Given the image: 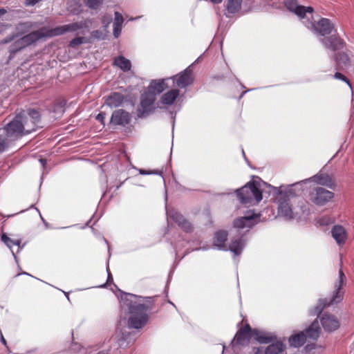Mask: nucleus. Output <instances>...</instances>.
Here are the masks:
<instances>
[{"instance_id": "obj_1", "label": "nucleus", "mask_w": 354, "mask_h": 354, "mask_svg": "<svg viewBox=\"0 0 354 354\" xmlns=\"http://www.w3.org/2000/svg\"><path fill=\"white\" fill-rule=\"evenodd\" d=\"M41 114L38 110L28 109L21 110L4 127L11 139L17 140L41 128Z\"/></svg>"}, {"instance_id": "obj_2", "label": "nucleus", "mask_w": 354, "mask_h": 354, "mask_svg": "<svg viewBox=\"0 0 354 354\" xmlns=\"http://www.w3.org/2000/svg\"><path fill=\"white\" fill-rule=\"evenodd\" d=\"M133 295H127L122 297L120 306L123 310H127L129 317L128 319V326L129 328L140 329L143 328L148 322V311L151 308L145 304H140L132 301Z\"/></svg>"}, {"instance_id": "obj_3", "label": "nucleus", "mask_w": 354, "mask_h": 354, "mask_svg": "<svg viewBox=\"0 0 354 354\" xmlns=\"http://www.w3.org/2000/svg\"><path fill=\"white\" fill-rule=\"evenodd\" d=\"M254 338L261 344L269 345L264 346H254L252 354H281L286 351V346L283 341L277 339L274 334L254 329Z\"/></svg>"}, {"instance_id": "obj_4", "label": "nucleus", "mask_w": 354, "mask_h": 354, "mask_svg": "<svg viewBox=\"0 0 354 354\" xmlns=\"http://www.w3.org/2000/svg\"><path fill=\"white\" fill-rule=\"evenodd\" d=\"M338 280L335 284V290L330 299H323L319 301V306L317 307V311L321 313L326 306L340 303L344 295L343 290L344 286L346 284V278L342 268L339 270Z\"/></svg>"}, {"instance_id": "obj_5", "label": "nucleus", "mask_w": 354, "mask_h": 354, "mask_svg": "<svg viewBox=\"0 0 354 354\" xmlns=\"http://www.w3.org/2000/svg\"><path fill=\"white\" fill-rule=\"evenodd\" d=\"M237 197L243 204L259 203L262 200V192L259 189V184L254 181L247 183L237 190Z\"/></svg>"}, {"instance_id": "obj_6", "label": "nucleus", "mask_w": 354, "mask_h": 354, "mask_svg": "<svg viewBox=\"0 0 354 354\" xmlns=\"http://www.w3.org/2000/svg\"><path fill=\"white\" fill-rule=\"evenodd\" d=\"M335 194L325 188L316 187L309 191V200L316 205L323 206L334 198Z\"/></svg>"}, {"instance_id": "obj_7", "label": "nucleus", "mask_w": 354, "mask_h": 354, "mask_svg": "<svg viewBox=\"0 0 354 354\" xmlns=\"http://www.w3.org/2000/svg\"><path fill=\"white\" fill-rule=\"evenodd\" d=\"M50 37H52L50 28L43 26L38 30L32 31L29 34L22 37L20 39L17 41L16 43L20 48H22L30 45L42 38Z\"/></svg>"}, {"instance_id": "obj_8", "label": "nucleus", "mask_w": 354, "mask_h": 354, "mask_svg": "<svg viewBox=\"0 0 354 354\" xmlns=\"http://www.w3.org/2000/svg\"><path fill=\"white\" fill-rule=\"evenodd\" d=\"M50 37H52L50 28L43 26L38 30L32 31L29 34L22 37L20 39L17 41L16 43L20 48H22L30 45L42 38Z\"/></svg>"}, {"instance_id": "obj_9", "label": "nucleus", "mask_w": 354, "mask_h": 354, "mask_svg": "<svg viewBox=\"0 0 354 354\" xmlns=\"http://www.w3.org/2000/svg\"><path fill=\"white\" fill-rule=\"evenodd\" d=\"M50 37H52L50 28L43 26L38 30L32 31L29 34L22 37L20 39L17 41L16 43L20 48H22L30 45L42 38Z\"/></svg>"}, {"instance_id": "obj_10", "label": "nucleus", "mask_w": 354, "mask_h": 354, "mask_svg": "<svg viewBox=\"0 0 354 354\" xmlns=\"http://www.w3.org/2000/svg\"><path fill=\"white\" fill-rule=\"evenodd\" d=\"M156 97L151 93L145 92L142 94L140 98V106L138 109V116L139 118H145L155 110L154 103Z\"/></svg>"}, {"instance_id": "obj_11", "label": "nucleus", "mask_w": 354, "mask_h": 354, "mask_svg": "<svg viewBox=\"0 0 354 354\" xmlns=\"http://www.w3.org/2000/svg\"><path fill=\"white\" fill-rule=\"evenodd\" d=\"M310 29L314 33L322 37L329 35L333 31L337 32L335 24L327 18H321L319 21L311 23Z\"/></svg>"}, {"instance_id": "obj_12", "label": "nucleus", "mask_w": 354, "mask_h": 354, "mask_svg": "<svg viewBox=\"0 0 354 354\" xmlns=\"http://www.w3.org/2000/svg\"><path fill=\"white\" fill-rule=\"evenodd\" d=\"M321 41L326 48L333 51L340 50L346 46V42L337 32L330 36L322 38Z\"/></svg>"}, {"instance_id": "obj_13", "label": "nucleus", "mask_w": 354, "mask_h": 354, "mask_svg": "<svg viewBox=\"0 0 354 354\" xmlns=\"http://www.w3.org/2000/svg\"><path fill=\"white\" fill-rule=\"evenodd\" d=\"M278 214L286 218H292L293 212L290 203V198L286 193L279 194L278 198Z\"/></svg>"}, {"instance_id": "obj_14", "label": "nucleus", "mask_w": 354, "mask_h": 354, "mask_svg": "<svg viewBox=\"0 0 354 354\" xmlns=\"http://www.w3.org/2000/svg\"><path fill=\"white\" fill-rule=\"evenodd\" d=\"M252 337H254V329L249 324H245L236 332L234 341L236 344L244 346L249 344Z\"/></svg>"}, {"instance_id": "obj_15", "label": "nucleus", "mask_w": 354, "mask_h": 354, "mask_svg": "<svg viewBox=\"0 0 354 354\" xmlns=\"http://www.w3.org/2000/svg\"><path fill=\"white\" fill-rule=\"evenodd\" d=\"M131 120V115L129 112L124 109H118L113 112L110 122L114 126L125 127Z\"/></svg>"}, {"instance_id": "obj_16", "label": "nucleus", "mask_w": 354, "mask_h": 354, "mask_svg": "<svg viewBox=\"0 0 354 354\" xmlns=\"http://www.w3.org/2000/svg\"><path fill=\"white\" fill-rule=\"evenodd\" d=\"M285 6L288 10L294 12L300 18H304L306 12L313 13L314 11L311 6L306 7L298 5L297 0H286Z\"/></svg>"}, {"instance_id": "obj_17", "label": "nucleus", "mask_w": 354, "mask_h": 354, "mask_svg": "<svg viewBox=\"0 0 354 354\" xmlns=\"http://www.w3.org/2000/svg\"><path fill=\"white\" fill-rule=\"evenodd\" d=\"M86 26L85 21L75 22L54 28H50V33L53 37L61 35L66 32H75Z\"/></svg>"}, {"instance_id": "obj_18", "label": "nucleus", "mask_w": 354, "mask_h": 354, "mask_svg": "<svg viewBox=\"0 0 354 354\" xmlns=\"http://www.w3.org/2000/svg\"><path fill=\"white\" fill-rule=\"evenodd\" d=\"M174 83L178 87L185 88L190 85L194 80L193 73L192 70L187 68L180 73L172 77Z\"/></svg>"}, {"instance_id": "obj_19", "label": "nucleus", "mask_w": 354, "mask_h": 354, "mask_svg": "<svg viewBox=\"0 0 354 354\" xmlns=\"http://www.w3.org/2000/svg\"><path fill=\"white\" fill-rule=\"evenodd\" d=\"M169 216L184 232L189 233L193 231L191 223L179 212L173 211L169 213Z\"/></svg>"}, {"instance_id": "obj_20", "label": "nucleus", "mask_w": 354, "mask_h": 354, "mask_svg": "<svg viewBox=\"0 0 354 354\" xmlns=\"http://www.w3.org/2000/svg\"><path fill=\"white\" fill-rule=\"evenodd\" d=\"M259 215L252 213L235 219L234 221L233 225L234 227L239 229L252 227L257 223V219Z\"/></svg>"}, {"instance_id": "obj_21", "label": "nucleus", "mask_w": 354, "mask_h": 354, "mask_svg": "<svg viewBox=\"0 0 354 354\" xmlns=\"http://www.w3.org/2000/svg\"><path fill=\"white\" fill-rule=\"evenodd\" d=\"M321 324L326 331L332 332L339 328L340 324L338 319L332 315L324 314L321 319Z\"/></svg>"}, {"instance_id": "obj_22", "label": "nucleus", "mask_w": 354, "mask_h": 354, "mask_svg": "<svg viewBox=\"0 0 354 354\" xmlns=\"http://www.w3.org/2000/svg\"><path fill=\"white\" fill-rule=\"evenodd\" d=\"M228 234L226 230H221L214 234L213 244L221 250H227V246L225 243L227 240Z\"/></svg>"}, {"instance_id": "obj_23", "label": "nucleus", "mask_w": 354, "mask_h": 354, "mask_svg": "<svg viewBox=\"0 0 354 354\" xmlns=\"http://www.w3.org/2000/svg\"><path fill=\"white\" fill-rule=\"evenodd\" d=\"M337 71L344 70L350 65V57L345 52L335 53L333 56Z\"/></svg>"}, {"instance_id": "obj_24", "label": "nucleus", "mask_w": 354, "mask_h": 354, "mask_svg": "<svg viewBox=\"0 0 354 354\" xmlns=\"http://www.w3.org/2000/svg\"><path fill=\"white\" fill-rule=\"evenodd\" d=\"M332 236L339 245L345 243L347 233L344 227L339 225H334L331 230Z\"/></svg>"}, {"instance_id": "obj_25", "label": "nucleus", "mask_w": 354, "mask_h": 354, "mask_svg": "<svg viewBox=\"0 0 354 354\" xmlns=\"http://www.w3.org/2000/svg\"><path fill=\"white\" fill-rule=\"evenodd\" d=\"M166 80H153L148 86L146 92L151 93L156 97L157 94L161 93L169 86L165 82Z\"/></svg>"}, {"instance_id": "obj_26", "label": "nucleus", "mask_w": 354, "mask_h": 354, "mask_svg": "<svg viewBox=\"0 0 354 354\" xmlns=\"http://www.w3.org/2000/svg\"><path fill=\"white\" fill-rule=\"evenodd\" d=\"M124 96L123 94L118 92H113L105 99V103L110 107H118L124 102Z\"/></svg>"}, {"instance_id": "obj_27", "label": "nucleus", "mask_w": 354, "mask_h": 354, "mask_svg": "<svg viewBox=\"0 0 354 354\" xmlns=\"http://www.w3.org/2000/svg\"><path fill=\"white\" fill-rule=\"evenodd\" d=\"M312 180L318 185L329 188H333L335 187L334 180L326 174H317L312 177Z\"/></svg>"}, {"instance_id": "obj_28", "label": "nucleus", "mask_w": 354, "mask_h": 354, "mask_svg": "<svg viewBox=\"0 0 354 354\" xmlns=\"http://www.w3.org/2000/svg\"><path fill=\"white\" fill-rule=\"evenodd\" d=\"M179 95L178 89H171L164 93L160 98V102L165 105H171Z\"/></svg>"}, {"instance_id": "obj_29", "label": "nucleus", "mask_w": 354, "mask_h": 354, "mask_svg": "<svg viewBox=\"0 0 354 354\" xmlns=\"http://www.w3.org/2000/svg\"><path fill=\"white\" fill-rule=\"evenodd\" d=\"M304 334L306 339L310 338L312 339H317L320 333V328L317 321L313 322L310 326L305 330Z\"/></svg>"}, {"instance_id": "obj_30", "label": "nucleus", "mask_w": 354, "mask_h": 354, "mask_svg": "<svg viewBox=\"0 0 354 354\" xmlns=\"http://www.w3.org/2000/svg\"><path fill=\"white\" fill-rule=\"evenodd\" d=\"M243 0H227L226 5V10L227 15L226 16L230 17V15H234L239 12L241 8Z\"/></svg>"}, {"instance_id": "obj_31", "label": "nucleus", "mask_w": 354, "mask_h": 354, "mask_svg": "<svg viewBox=\"0 0 354 354\" xmlns=\"http://www.w3.org/2000/svg\"><path fill=\"white\" fill-rule=\"evenodd\" d=\"M306 341L304 332L293 335L289 337V344L291 346L299 348L303 346Z\"/></svg>"}, {"instance_id": "obj_32", "label": "nucleus", "mask_w": 354, "mask_h": 354, "mask_svg": "<svg viewBox=\"0 0 354 354\" xmlns=\"http://www.w3.org/2000/svg\"><path fill=\"white\" fill-rule=\"evenodd\" d=\"M113 64L117 66L124 72L130 71L131 68L130 60L121 55L114 59Z\"/></svg>"}, {"instance_id": "obj_33", "label": "nucleus", "mask_w": 354, "mask_h": 354, "mask_svg": "<svg viewBox=\"0 0 354 354\" xmlns=\"http://www.w3.org/2000/svg\"><path fill=\"white\" fill-rule=\"evenodd\" d=\"M244 246V242L242 238H239L232 241L230 245L227 247V250H230L235 255L238 256L242 252Z\"/></svg>"}, {"instance_id": "obj_34", "label": "nucleus", "mask_w": 354, "mask_h": 354, "mask_svg": "<svg viewBox=\"0 0 354 354\" xmlns=\"http://www.w3.org/2000/svg\"><path fill=\"white\" fill-rule=\"evenodd\" d=\"M135 337L130 333H122L121 337L118 339L119 346L122 348H127L135 342Z\"/></svg>"}, {"instance_id": "obj_35", "label": "nucleus", "mask_w": 354, "mask_h": 354, "mask_svg": "<svg viewBox=\"0 0 354 354\" xmlns=\"http://www.w3.org/2000/svg\"><path fill=\"white\" fill-rule=\"evenodd\" d=\"M16 140L15 139H11L8 136L7 131H4V127L0 129V153L3 151L8 147L10 142Z\"/></svg>"}, {"instance_id": "obj_36", "label": "nucleus", "mask_w": 354, "mask_h": 354, "mask_svg": "<svg viewBox=\"0 0 354 354\" xmlns=\"http://www.w3.org/2000/svg\"><path fill=\"white\" fill-rule=\"evenodd\" d=\"M1 241L10 248L12 249L14 246L19 248L21 240L18 239H12L8 237L5 233L1 235Z\"/></svg>"}, {"instance_id": "obj_37", "label": "nucleus", "mask_w": 354, "mask_h": 354, "mask_svg": "<svg viewBox=\"0 0 354 354\" xmlns=\"http://www.w3.org/2000/svg\"><path fill=\"white\" fill-rule=\"evenodd\" d=\"M334 219L328 216H324L319 218L317 223L321 226H326L334 223Z\"/></svg>"}, {"instance_id": "obj_38", "label": "nucleus", "mask_w": 354, "mask_h": 354, "mask_svg": "<svg viewBox=\"0 0 354 354\" xmlns=\"http://www.w3.org/2000/svg\"><path fill=\"white\" fill-rule=\"evenodd\" d=\"M85 4L93 9L98 8L102 3V0H84Z\"/></svg>"}, {"instance_id": "obj_39", "label": "nucleus", "mask_w": 354, "mask_h": 354, "mask_svg": "<svg viewBox=\"0 0 354 354\" xmlns=\"http://www.w3.org/2000/svg\"><path fill=\"white\" fill-rule=\"evenodd\" d=\"M84 42V38L82 37H77L73 39L69 44L71 48H76Z\"/></svg>"}, {"instance_id": "obj_40", "label": "nucleus", "mask_w": 354, "mask_h": 354, "mask_svg": "<svg viewBox=\"0 0 354 354\" xmlns=\"http://www.w3.org/2000/svg\"><path fill=\"white\" fill-rule=\"evenodd\" d=\"M124 21L122 15L118 12H115V19L113 21V26H122Z\"/></svg>"}, {"instance_id": "obj_41", "label": "nucleus", "mask_w": 354, "mask_h": 354, "mask_svg": "<svg viewBox=\"0 0 354 354\" xmlns=\"http://www.w3.org/2000/svg\"><path fill=\"white\" fill-rule=\"evenodd\" d=\"M334 77L335 79H338V80L345 82L349 86V87L351 88L352 86H351V83L350 80L342 73H341L339 72H336L334 75Z\"/></svg>"}, {"instance_id": "obj_42", "label": "nucleus", "mask_w": 354, "mask_h": 354, "mask_svg": "<svg viewBox=\"0 0 354 354\" xmlns=\"http://www.w3.org/2000/svg\"><path fill=\"white\" fill-rule=\"evenodd\" d=\"M35 26L33 25V24L32 22H30V21H27V22H24V23H20L19 24V27L18 28H27V29H31L32 28H34Z\"/></svg>"}, {"instance_id": "obj_43", "label": "nucleus", "mask_w": 354, "mask_h": 354, "mask_svg": "<svg viewBox=\"0 0 354 354\" xmlns=\"http://www.w3.org/2000/svg\"><path fill=\"white\" fill-rule=\"evenodd\" d=\"M111 16H104L102 18V23L106 26L107 27L109 26V24L111 23Z\"/></svg>"}, {"instance_id": "obj_44", "label": "nucleus", "mask_w": 354, "mask_h": 354, "mask_svg": "<svg viewBox=\"0 0 354 354\" xmlns=\"http://www.w3.org/2000/svg\"><path fill=\"white\" fill-rule=\"evenodd\" d=\"M122 26H113V35L115 37H118L121 32Z\"/></svg>"}, {"instance_id": "obj_45", "label": "nucleus", "mask_w": 354, "mask_h": 354, "mask_svg": "<svg viewBox=\"0 0 354 354\" xmlns=\"http://www.w3.org/2000/svg\"><path fill=\"white\" fill-rule=\"evenodd\" d=\"M0 339H1V342H2V344L6 347L8 351L10 353L9 347L8 346V344H7V342H6L5 337H3L1 330H0Z\"/></svg>"}, {"instance_id": "obj_46", "label": "nucleus", "mask_w": 354, "mask_h": 354, "mask_svg": "<svg viewBox=\"0 0 354 354\" xmlns=\"http://www.w3.org/2000/svg\"><path fill=\"white\" fill-rule=\"evenodd\" d=\"M8 28V25H6L3 23H0V35L6 31Z\"/></svg>"}, {"instance_id": "obj_47", "label": "nucleus", "mask_w": 354, "mask_h": 354, "mask_svg": "<svg viewBox=\"0 0 354 354\" xmlns=\"http://www.w3.org/2000/svg\"><path fill=\"white\" fill-rule=\"evenodd\" d=\"M96 119L100 122H102L104 119V114L102 113H100L97 115Z\"/></svg>"}, {"instance_id": "obj_48", "label": "nucleus", "mask_w": 354, "mask_h": 354, "mask_svg": "<svg viewBox=\"0 0 354 354\" xmlns=\"http://www.w3.org/2000/svg\"><path fill=\"white\" fill-rule=\"evenodd\" d=\"M140 174H153V172H149L145 170L141 169L140 170Z\"/></svg>"}, {"instance_id": "obj_49", "label": "nucleus", "mask_w": 354, "mask_h": 354, "mask_svg": "<svg viewBox=\"0 0 354 354\" xmlns=\"http://www.w3.org/2000/svg\"><path fill=\"white\" fill-rule=\"evenodd\" d=\"M6 10L4 8H0V17L6 13Z\"/></svg>"}, {"instance_id": "obj_50", "label": "nucleus", "mask_w": 354, "mask_h": 354, "mask_svg": "<svg viewBox=\"0 0 354 354\" xmlns=\"http://www.w3.org/2000/svg\"><path fill=\"white\" fill-rule=\"evenodd\" d=\"M212 2L214 3H221L223 0H210Z\"/></svg>"}]
</instances>
